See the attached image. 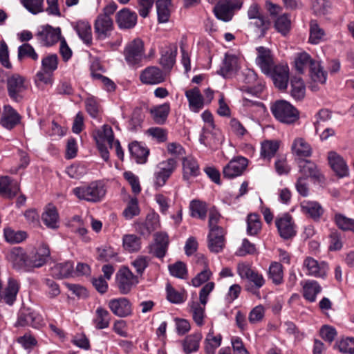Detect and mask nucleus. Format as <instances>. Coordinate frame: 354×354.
<instances>
[{"instance_id":"50","label":"nucleus","mask_w":354,"mask_h":354,"mask_svg":"<svg viewBox=\"0 0 354 354\" xmlns=\"http://www.w3.org/2000/svg\"><path fill=\"white\" fill-rule=\"evenodd\" d=\"M17 58L19 61H22L24 58H30L36 62L39 59V55L30 44L25 43L19 46Z\"/></svg>"},{"instance_id":"54","label":"nucleus","mask_w":354,"mask_h":354,"mask_svg":"<svg viewBox=\"0 0 354 354\" xmlns=\"http://www.w3.org/2000/svg\"><path fill=\"white\" fill-rule=\"evenodd\" d=\"M261 228L259 217L256 214H250L247 218V233L250 236L257 235Z\"/></svg>"},{"instance_id":"7","label":"nucleus","mask_w":354,"mask_h":354,"mask_svg":"<svg viewBox=\"0 0 354 354\" xmlns=\"http://www.w3.org/2000/svg\"><path fill=\"white\" fill-rule=\"evenodd\" d=\"M274 222L278 233L283 239L288 240L296 235V225L288 213L278 216Z\"/></svg>"},{"instance_id":"11","label":"nucleus","mask_w":354,"mask_h":354,"mask_svg":"<svg viewBox=\"0 0 354 354\" xmlns=\"http://www.w3.org/2000/svg\"><path fill=\"white\" fill-rule=\"evenodd\" d=\"M166 73L157 66H148L140 75V80L144 84L155 85L164 82Z\"/></svg>"},{"instance_id":"8","label":"nucleus","mask_w":354,"mask_h":354,"mask_svg":"<svg viewBox=\"0 0 354 354\" xmlns=\"http://www.w3.org/2000/svg\"><path fill=\"white\" fill-rule=\"evenodd\" d=\"M144 42L136 38L126 46L124 50L125 60L131 66L136 65L144 57Z\"/></svg>"},{"instance_id":"22","label":"nucleus","mask_w":354,"mask_h":354,"mask_svg":"<svg viewBox=\"0 0 354 354\" xmlns=\"http://www.w3.org/2000/svg\"><path fill=\"white\" fill-rule=\"evenodd\" d=\"M115 21L120 28L130 29L137 23V15L127 8H123L116 14Z\"/></svg>"},{"instance_id":"47","label":"nucleus","mask_w":354,"mask_h":354,"mask_svg":"<svg viewBox=\"0 0 354 354\" xmlns=\"http://www.w3.org/2000/svg\"><path fill=\"white\" fill-rule=\"evenodd\" d=\"M190 312L192 314L194 321L198 326L203 325V319L205 317V306H203L197 301H192L189 304Z\"/></svg>"},{"instance_id":"35","label":"nucleus","mask_w":354,"mask_h":354,"mask_svg":"<svg viewBox=\"0 0 354 354\" xmlns=\"http://www.w3.org/2000/svg\"><path fill=\"white\" fill-rule=\"evenodd\" d=\"M302 212L314 221H319L324 214V209L317 201H304L301 204Z\"/></svg>"},{"instance_id":"64","label":"nucleus","mask_w":354,"mask_h":354,"mask_svg":"<svg viewBox=\"0 0 354 354\" xmlns=\"http://www.w3.org/2000/svg\"><path fill=\"white\" fill-rule=\"evenodd\" d=\"M43 2L44 0H21V4L34 15L43 11Z\"/></svg>"},{"instance_id":"15","label":"nucleus","mask_w":354,"mask_h":354,"mask_svg":"<svg viewBox=\"0 0 354 354\" xmlns=\"http://www.w3.org/2000/svg\"><path fill=\"white\" fill-rule=\"evenodd\" d=\"M257 57L256 62L261 71L266 73H271V69L275 66L273 55L270 50L263 46L257 48Z\"/></svg>"},{"instance_id":"32","label":"nucleus","mask_w":354,"mask_h":354,"mask_svg":"<svg viewBox=\"0 0 354 354\" xmlns=\"http://www.w3.org/2000/svg\"><path fill=\"white\" fill-rule=\"evenodd\" d=\"M190 109L194 112H198L204 105V99L198 88L195 87L185 92Z\"/></svg>"},{"instance_id":"24","label":"nucleus","mask_w":354,"mask_h":354,"mask_svg":"<svg viewBox=\"0 0 354 354\" xmlns=\"http://www.w3.org/2000/svg\"><path fill=\"white\" fill-rule=\"evenodd\" d=\"M155 244L151 249V253L157 258L162 259L169 246V236L165 232H158L155 235Z\"/></svg>"},{"instance_id":"49","label":"nucleus","mask_w":354,"mask_h":354,"mask_svg":"<svg viewBox=\"0 0 354 354\" xmlns=\"http://www.w3.org/2000/svg\"><path fill=\"white\" fill-rule=\"evenodd\" d=\"M171 0H158L156 1L158 19L160 23L168 21L170 16L169 8Z\"/></svg>"},{"instance_id":"41","label":"nucleus","mask_w":354,"mask_h":354,"mask_svg":"<svg viewBox=\"0 0 354 354\" xmlns=\"http://www.w3.org/2000/svg\"><path fill=\"white\" fill-rule=\"evenodd\" d=\"M190 216L205 220L207 216V205L200 200H193L189 204Z\"/></svg>"},{"instance_id":"16","label":"nucleus","mask_w":354,"mask_h":354,"mask_svg":"<svg viewBox=\"0 0 354 354\" xmlns=\"http://www.w3.org/2000/svg\"><path fill=\"white\" fill-rule=\"evenodd\" d=\"M299 171L302 175L301 177L311 178L321 181L323 175L317 168V165L310 160L305 158L297 159Z\"/></svg>"},{"instance_id":"6","label":"nucleus","mask_w":354,"mask_h":354,"mask_svg":"<svg viewBox=\"0 0 354 354\" xmlns=\"http://www.w3.org/2000/svg\"><path fill=\"white\" fill-rule=\"evenodd\" d=\"M243 5L241 0H222L214 8L216 17L223 21L232 19L234 10H239Z\"/></svg>"},{"instance_id":"58","label":"nucleus","mask_w":354,"mask_h":354,"mask_svg":"<svg viewBox=\"0 0 354 354\" xmlns=\"http://www.w3.org/2000/svg\"><path fill=\"white\" fill-rule=\"evenodd\" d=\"M334 219L339 229L344 231L354 232V219L348 218L341 214H336Z\"/></svg>"},{"instance_id":"48","label":"nucleus","mask_w":354,"mask_h":354,"mask_svg":"<svg viewBox=\"0 0 354 354\" xmlns=\"http://www.w3.org/2000/svg\"><path fill=\"white\" fill-rule=\"evenodd\" d=\"M279 142L277 140H266L261 144V156L270 160L278 151Z\"/></svg>"},{"instance_id":"42","label":"nucleus","mask_w":354,"mask_h":354,"mask_svg":"<svg viewBox=\"0 0 354 354\" xmlns=\"http://www.w3.org/2000/svg\"><path fill=\"white\" fill-rule=\"evenodd\" d=\"M303 290L304 298L310 302H313L316 299L317 295L321 292L322 288L316 281L308 280L303 286Z\"/></svg>"},{"instance_id":"34","label":"nucleus","mask_w":354,"mask_h":354,"mask_svg":"<svg viewBox=\"0 0 354 354\" xmlns=\"http://www.w3.org/2000/svg\"><path fill=\"white\" fill-rule=\"evenodd\" d=\"M238 70V58L234 55L225 54L223 65L218 73L225 78L230 77Z\"/></svg>"},{"instance_id":"20","label":"nucleus","mask_w":354,"mask_h":354,"mask_svg":"<svg viewBox=\"0 0 354 354\" xmlns=\"http://www.w3.org/2000/svg\"><path fill=\"white\" fill-rule=\"evenodd\" d=\"M109 307L114 315L120 317H127L131 313V303L124 297L110 300Z\"/></svg>"},{"instance_id":"28","label":"nucleus","mask_w":354,"mask_h":354,"mask_svg":"<svg viewBox=\"0 0 354 354\" xmlns=\"http://www.w3.org/2000/svg\"><path fill=\"white\" fill-rule=\"evenodd\" d=\"M200 174L199 165L196 159L192 157L183 159V178L189 181L192 178L196 177Z\"/></svg>"},{"instance_id":"13","label":"nucleus","mask_w":354,"mask_h":354,"mask_svg":"<svg viewBox=\"0 0 354 354\" xmlns=\"http://www.w3.org/2000/svg\"><path fill=\"white\" fill-rule=\"evenodd\" d=\"M303 267L306 270V274L317 278H324L328 270V264L319 262L311 257H307L303 263Z\"/></svg>"},{"instance_id":"38","label":"nucleus","mask_w":354,"mask_h":354,"mask_svg":"<svg viewBox=\"0 0 354 354\" xmlns=\"http://www.w3.org/2000/svg\"><path fill=\"white\" fill-rule=\"evenodd\" d=\"M170 111L169 103L156 106L150 109V113L153 121L158 124H162L165 122Z\"/></svg>"},{"instance_id":"21","label":"nucleus","mask_w":354,"mask_h":354,"mask_svg":"<svg viewBox=\"0 0 354 354\" xmlns=\"http://www.w3.org/2000/svg\"><path fill=\"white\" fill-rule=\"evenodd\" d=\"M21 116L11 106L6 105L3 108L0 123L8 130L12 129L20 123Z\"/></svg>"},{"instance_id":"10","label":"nucleus","mask_w":354,"mask_h":354,"mask_svg":"<svg viewBox=\"0 0 354 354\" xmlns=\"http://www.w3.org/2000/svg\"><path fill=\"white\" fill-rule=\"evenodd\" d=\"M117 284L120 293L128 294L138 283V277L127 268H121L117 274Z\"/></svg>"},{"instance_id":"52","label":"nucleus","mask_w":354,"mask_h":354,"mask_svg":"<svg viewBox=\"0 0 354 354\" xmlns=\"http://www.w3.org/2000/svg\"><path fill=\"white\" fill-rule=\"evenodd\" d=\"M295 67L299 73H303L305 68L308 67L309 69L313 66V63H316L312 59L310 56L306 53H299L295 59Z\"/></svg>"},{"instance_id":"63","label":"nucleus","mask_w":354,"mask_h":354,"mask_svg":"<svg viewBox=\"0 0 354 354\" xmlns=\"http://www.w3.org/2000/svg\"><path fill=\"white\" fill-rule=\"evenodd\" d=\"M140 209L138 207V201L136 198H133L129 202L127 207L123 212V215L127 219H131L135 216L138 215Z\"/></svg>"},{"instance_id":"36","label":"nucleus","mask_w":354,"mask_h":354,"mask_svg":"<svg viewBox=\"0 0 354 354\" xmlns=\"http://www.w3.org/2000/svg\"><path fill=\"white\" fill-rule=\"evenodd\" d=\"M43 223L50 229H57L59 227V214L55 206L49 204L41 216Z\"/></svg>"},{"instance_id":"59","label":"nucleus","mask_w":354,"mask_h":354,"mask_svg":"<svg viewBox=\"0 0 354 354\" xmlns=\"http://www.w3.org/2000/svg\"><path fill=\"white\" fill-rule=\"evenodd\" d=\"M123 246L130 252H136L140 248V239L134 234H127L123 237Z\"/></svg>"},{"instance_id":"23","label":"nucleus","mask_w":354,"mask_h":354,"mask_svg":"<svg viewBox=\"0 0 354 354\" xmlns=\"http://www.w3.org/2000/svg\"><path fill=\"white\" fill-rule=\"evenodd\" d=\"M39 323L40 317L34 310L30 308H23L19 313L16 325L19 326H30L37 328Z\"/></svg>"},{"instance_id":"12","label":"nucleus","mask_w":354,"mask_h":354,"mask_svg":"<svg viewBox=\"0 0 354 354\" xmlns=\"http://www.w3.org/2000/svg\"><path fill=\"white\" fill-rule=\"evenodd\" d=\"M248 164V159L243 156H238L232 159L227 165L223 167V177L230 179L241 176L246 169Z\"/></svg>"},{"instance_id":"40","label":"nucleus","mask_w":354,"mask_h":354,"mask_svg":"<svg viewBox=\"0 0 354 354\" xmlns=\"http://www.w3.org/2000/svg\"><path fill=\"white\" fill-rule=\"evenodd\" d=\"M73 267L72 261L57 263L51 268V275L57 279L68 277L73 272Z\"/></svg>"},{"instance_id":"2","label":"nucleus","mask_w":354,"mask_h":354,"mask_svg":"<svg viewBox=\"0 0 354 354\" xmlns=\"http://www.w3.org/2000/svg\"><path fill=\"white\" fill-rule=\"evenodd\" d=\"M118 6L115 3H110L103 8L94 23L95 32L97 37L104 39L108 37L113 29V21L111 16L115 12Z\"/></svg>"},{"instance_id":"31","label":"nucleus","mask_w":354,"mask_h":354,"mask_svg":"<svg viewBox=\"0 0 354 354\" xmlns=\"http://www.w3.org/2000/svg\"><path fill=\"white\" fill-rule=\"evenodd\" d=\"M129 151L131 158L138 164H144L147 160L149 150L135 141L129 145Z\"/></svg>"},{"instance_id":"3","label":"nucleus","mask_w":354,"mask_h":354,"mask_svg":"<svg viewBox=\"0 0 354 354\" xmlns=\"http://www.w3.org/2000/svg\"><path fill=\"white\" fill-rule=\"evenodd\" d=\"M274 118L281 122L292 124L299 119L298 111L286 100L276 101L271 106Z\"/></svg>"},{"instance_id":"56","label":"nucleus","mask_w":354,"mask_h":354,"mask_svg":"<svg viewBox=\"0 0 354 354\" xmlns=\"http://www.w3.org/2000/svg\"><path fill=\"white\" fill-rule=\"evenodd\" d=\"M283 266L277 262L272 263L269 268L268 275L272 282L276 285L283 281Z\"/></svg>"},{"instance_id":"44","label":"nucleus","mask_w":354,"mask_h":354,"mask_svg":"<svg viewBox=\"0 0 354 354\" xmlns=\"http://www.w3.org/2000/svg\"><path fill=\"white\" fill-rule=\"evenodd\" d=\"M109 313L102 307H98L95 311V317L93 319V323L97 329L101 330L106 328L110 323Z\"/></svg>"},{"instance_id":"53","label":"nucleus","mask_w":354,"mask_h":354,"mask_svg":"<svg viewBox=\"0 0 354 354\" xmlns=\"http://www.w3.org/2000/svg\"><path fill=\"white\" fill-rule=\"evenodd\" d=\"M166 292L167 298L171 303L181 304L186 299L185 291L178 292L170 283L167 284Z\"/></svg>"},{"instance_id":"27","label":"nucleus","mask_w":354,"mask_h":354,"mask_svg":"<svg viewBox=\"0 0 354 354\" xmlns=\"http://www.w3.org/2000/svg\"><path fill=\"white\" fill-rule=\"evenodd\" d=\"M19 285L17 281L12 278H9L4 291L0 295V302H5L10 306L12 305L16 300Z\"/></svg>"},{"instance_id":"4","label":"nucleus","mask_w":354,"mask_h":354,"mask_svg":"<svg viewBox=\"0 0 354 354\" xmlns=\"http://www.w3.org/2000/svg\"><path fill=\"white\" fill-rule=\"evenodd\" d=\"M8 96L16 102H21L28 89L26 78L18 73L8 77L6 80Z\"/></svg>"},{"instance_id":"30","label":"nucleus","mask_w":354,"mask_h":354,"mask_svg":"<svg viewBox=\"0 0 354 354\" xmlns=\"http://www.w3.org/2000/svg\"><path fill=\"white\" fill-rule=\"evenodd\" d=\"M158 225V216L154 215H148L145 222L136 224V229L138 234L145 238H147L155 230H156Z\"/></svg>"},{"instance_id":"5","label":"nucleus","mask_w":354,"mask_h":354,"mask_svg":"<svg viewBox=\"0 0 354 354\" xmlns=\"http://www.w3.org/2000/svg\"><path fill=\"white\" fill-rule=\"evenodd\" d=\"M73 192L79 199L98 202L104 196L106 190L100 183L93 182L88 186L75 187Z\"/></svg>"},{"instance_id":"62","label":"nucleus","mask_w":354,"mask_h":354,"mask_svg":"<svg viewBox=\"0 0 354 354\" xmlns=\"http://www.w3.org/2000/svg\"><path fill=\"white\" fill-rule=\"evenodd\" d=\"M330 8V3L328 0H315L313 2L312 9L317 16L325 15Z\"/></svg>"},{"instance_id":"9","label":"nucleus","mask_w":354,"mask_h":354,"mask_svg":"<svg viewBox=\"0 0 354 354\" xmlns=\"http://www.w3.org/2000/svg\"><path fill=\"white\" fill-rule=\"evenodd\" d=\"M35 36L44 46H53L63 38L60 28H53L48 24L41 26Z\"/></svg>"},{"instance_id":"60","label":"nucleus","mask_w":354,"mask_h":354,"mask_svg":"<svg viewBox=\"0 0 354 354\" xmlns=\"http://www.w3.org/2000/svg\"><path fill=\"white\" fill-rule=\"evenodd\" d=\"M58 66V56L56 54H50L45 56L41 59V67L43 70L53 73Z\"/></svg>"},{"instance_id":"26","label":"nucleus","mask_w":354,"mask_h":354,"mask_svg":"<svg viewBox=\"0 0 354 354\" xmlns=\"http://www.w3.org/2000/svg\"><path fill=\"white\" fill-rule=\"evenodd\" d=\"M292 151L297 159L305 158L311 156L313 149L310 145L302 138H297L292 144Z\"/></svg>"},{"instance_id":"25","label":"nucleus","mask_w":354,"mask_h":354,"mask_svg":"<svg viewBox=\"0 0 354 354\" xmlns=\"http://www.w3.org/2000/svg\"><path fill=\"white\" fill-rule=\"evenodd\" d=\"M19 185L17 181L12 180L8 176L0 177V195L12 198L19 192Z\"/></svg>"},{"instance_id":"17","label":"nucleus","mask_w":354,"mask_h":354,"mask_svg":"<svg viewBox=\"0 0 354 354\" xmlns=\"http://www.w3.org/2000/svg\"><path fill=\"white\" fill-rule=\"evenodd\" d=\"M238 273L242 279H246L254 283L255 289H259L265 283V279L261 274L252 270L248 265L241 263L238 265Z\"/></svg>"},{"instance_id":"39","label":"nucleus","mask_w":354,"mask_h":354,"mask_svg":"<svg viewBox=\"0 0 354 354\" xmlns=\"http://www.w3.org/2000/svg\"><path fill=\"white\" fill-rule=\"evenodd\" d=\"M201 333H195L187 335L182 342L183 351L185 354L196 352L199 348L200 342L202 339Z\"/></svg>"},{"instance_id":"1","label":"nucleus","mask_w":354,"mask_h":354,"mask_svg":"<svg viewBox=\"0 0 354 354\" xmlns=\"http://www.w3.org/2000/svg\"><path fill=\"white\" fill-rule=\"evenodd\" d=\"M221 217V214L215 207L209 209L208 221L209 232L207 236L208 248L211 252L214 253L221 252L225 245L224 230L217 225Z\"/></svg>"},{"instance_id":"45","label":"nucleus","mask_w":354,"mask_h":354,"mask_svg":"<svg viewBox=\"0 0 354 354\" xmlns=\"http://www.w3.org/2000/svg\"><path fill=\"white\" fill-rule=\"evenodd\" d=\"M75 30L80 39L87 45L92 42L91 25L87 21H80L75 26Z\"/></svg>"},{"instance_id":"18","label":"nucleus","mask_w":354,"mask_h":354,"mask_svg":"<svg viewBox=\"0 0 354 354\" xmlns=\"http://www.w3.org/2000/svg\"><path fill=\"white\" fill-rule=\"evenodd\" d=\"M177 47L175 45H169L160 50V58L158 63L162 67L163 71L169 72L176 63Z\"/></svg>"},{"instance_id":"33","label":"nucleus","mask_w":354,"mask_h":354,"mask_svg":"<svg viewBox=\"0 0 354 354\" xmlns=\"http://www.w3.org/2000/svg\"><path fill=\"white\" fill-rule=\"evenodd\" d=\"M8 261L12 263L14 268L20 269L22 268H30L28 259L21 248H15L8 254Z\"/></svg>"},{"instance_id":"55","label":"nucleus","mask_w":354,"mask_h":354,"mask_svg":"<svg viewBox=\"0 0 354 354\" xmlns=\"http://www.w3.org/2000/svg\"><path fill=\"white\" fill-rule=\"evenodd\" d=\"M324 35V30L319 27L317 21L312 20L310 24L309 41L313 44H319Z\"/></svg>"},{"instance_id":"43","label":"nucleus","mask_w":354,"mask_h":354,"mask_svg":"<svg viewBox=\"0 0 354 354\" xmlns=\"http://www.w3.org/2000/svg\"><path fill=\"white\" fill-rule=\"evenodd\" d=\"M291 96L296 100H301L305 96L306 87L301 77H293L290 81Z\"/></svg>"},{"instance_id":"46","label":"nucleus","mask_w":354,"mask_h":354,"mask_svg":"<svg viewBox=\"0 0 354 354\" xmlns=\"http://www.w3.org/2000/svg\"><path fill=\"white\" fill-rule=\"evenodd\" d=\"M222 337L215 336L214 331L210 330L205 339V351L206 354H214L216 349L221 345Z\"/></svg>"},{"instance_id":"51","label":"nucleus","mask_w":354,"mask_h":354,"mask_svg":"<svg viewBox=\"0 0 354 354\" xmlns=\"http://www.w3.org/2000/svg\"><path fill=\"white\" fill-rule=\"evenodd\" d=\"M4 237L7 242L12 244L19 243L24 241L27 237V234L24 231H15L10 227L4 229Z\"/></svg>"},{"instance_id":"57","label":"nucleus","mask_w":354,"mask_h":354,"mask_svg":"<svg viewBox=\"0 0 354 354\" xmlns=\"http://www.w3.org/2000/svg\"><path fill=\"white\" fill-rule=\"evenodd\" d=\"M312 80L315 82L324 84L326 80V73L323 71L319 62L313 63L309 70Z\"/></svg>"},{"instance_id":"61","label":"nucleus","mask_w":354,"mask_h":354,"mask_svg":"<svg viewBox=\"0 0 354 354\" xmlns=\"http://www.w3.org/2000/svg\"><path fill=\"white\" fill-rule=\"evenodd\" d=\"M170 274L177 278L185 279L187 276L186 265L182 261H177L169 266Z\"/></svg>"},{"instance_id":"37","label":"nucleus","mask_w":354,"mask_h":354,"mask_svg":"<svg viewBox=\"0 0 354 354\" xmlns=\"http://www.w3.org/2000/svg\"><path fill=\"white\" fill-rule=\"evenodd\" d=\"M94 139L96 143L107 142L110 148L113 147V142L115 141L112 128L106 124H104L101 129L95 131Z\"/></svg>"},{"instance_id":"19","label":"nucleus","mask_w":354,"mask_h":354,"mask_svg":"<svg viewBox=\"0 0 354 354\" xmlns=\"http://www.w3.org/2000/svg\"><path fill=\"white\" fill-rule=\"evenodd\" d=\"M328 160L332 169L340 178L348 175V167L343 158L335 151H331L328 153Z\"/></svg>"},{"instance_id":"14","label":"nucleus","mask_w":354,"mask_h":354,"mask_svg":"<svg viewBox=\"0 0 354 354\" xmlns=\"http://www.w3.org/2000/svg\"><path fill=\"white\" fill-rule=\"evenodd\" d=\"M266 75L272 77L274 86L279 89H286L289 80V68L287 65H275L271 69V73Z\"/></svg>"},{"instance_id":"29","label":"nucleus","mask_w":354,"mask_h":354,"mask_svg":"<svg viewBox=\"0 0 354 354\" xmlns=\"http://www.w3.org/2000/svg\"><path fill=\"white\" fill-rule=\"evenodd\" d=\"M50 256V250L46 245L38 248L36 252L28 258L30 268H40L47 261Z\"/></svg>"}]
</instances>
